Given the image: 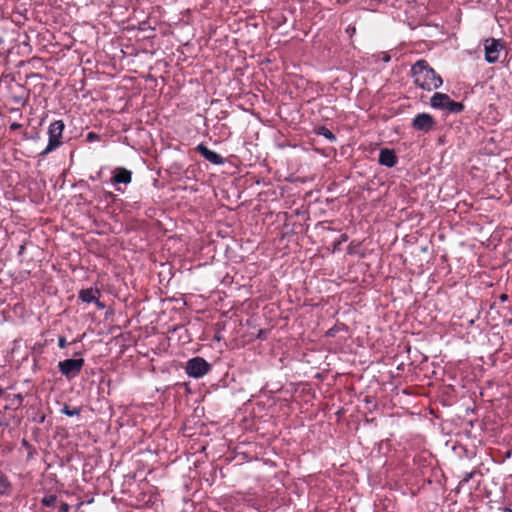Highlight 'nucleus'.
Wrapping results in <instances>:
<instances>
[{
	"mask_svg": "<svg viewBox=\"0 0 512 512\" xmlns=\"http://www.w3.org/2000/svg\"><path fill=\"white\" fill-rule=\"evenodd\" d=\"M414 83L427 91L439 88L442 78L428 65L425 60H419L412 66Z\"/></svg>",
	"mask_w": 512,
	"mask_h": 512,
	"instance_id": "1",
	"label": "nucleus"
},
{
	"mask_svg": "<svg viewBox=\"0 0 512 512\" xmlns=\"http://www.w3.org/2000/svg\"><path fill=\"white\" fill-rule=\"evenodd\" d=\"M65 124L62 120L53 121L48 127V144L43 151L39 153V157L45 158L48 154L58 149L62 144V136Z\"/></svg>",
	"mask_w": 512,
	"mask_h": 512,
	"instance_id": "2",
	"label": "nucleus"
},
{
	"mask_svg": "<svg viewBox=\"0 0 512 512\" xmlns=\"http://www.w3.org/2000/svg\"><path fill=\"white\" fill-rule=\"evenodd\" d=\"M431 106L433 108L446 110L452 113H458L464 109L462 103L453 101L447 94L444 93H435L431 97Z\"/></svg>",
	"mask_w": 512,
	"mask_h": 512,
	"instance_id": "3",
	"label": "nucleus"
},
{
	"mask_svg": "<svg viewBox=\"0 0 512 512\" xmlns=\"http://www.w3.org/2000/svg\"><path fill=\"white\" fill-rule=\"evenodd\" d=\"M84 366V359H66L58 363L59 371L67 379L75 378Z\"/></svg>",
	"mask_w": 512,
	"mask_h": 512,
	"instance_id": "4",
	"label": "nucleus"
},
{
	"mask_svg": "<svg viewBox=\"0 0 512 512\" xmlns=\"http://www.w3.org/2000/svg\"><path fill=\"white\" fill-rule=\"evenodd\" d=\"M210 364L201 357L190 359L186 365V373L193 378H201L210 370Z\"/></svg>",
	"mask_w": 512,
	"mask_h": 512,
	"instance_id": "5",
	"label": "nucleus"
},
{
	"mask_svg": "<svg viewBox=\"0 0 512 512\" xmlns=\"http://www.w3.org/2000/svg\"><path fill=\"white\" fill-rule=\"evenodd\" d=\"M504 48L501 40L490 38L484 42L485 59L488 63H495L499 59L500 52Z\"/></svg>",
	"mask_w": 512,
	"mask_h": 512,
	"instance_id": "6",
	"label": "nucleus"
},
{
	"mask_svg": "<svg viewBox=\"0 0 512 512\" xmlns=\"http://www.w3.org/2000/svg\"><path fill=\"white\" fill-rule=\"evenodd\" d=\"M436 122L434 118L428 113H419L412 120V127L421 132H429L433 130Z\"/></svg>",
	"mask_w": 512,
	"mask_h": 512,
	"instance_id": "7",
	"label": "nucleus"
},
{
	"mask_svg": "<svg viewBox=\"0 0 512 512\" xmlns=\"http://www.w3.org/2000/svg\"><path fill=\"white\" fill-rule=\"evenodd\" d=\"M111 183L117 184H129L132 181V172L124 167H116L112 172Z\"/></svg>",
	"mask_w": 512,
	"mask_h": 512,
	"instance_id": "8",
	"label": "nucleus"
},
{
	"mask_svg": "<svg viewBox=\"0 0 512 512\" xmlns=\"http://www.w3.org/2000/svg\"><path fill=\"white\" fill-rule=\"evenodd\" d=\"M196 150H197V152H199L201 154V156L203 158H205L207 161H209L212 164L222 165L225 162L224 158L221 155L210 150L204 144L197 145Z\"/></svg>",
	"mask_w": 512,
	"mask_h": 512,
	"instance_id": "9",
	"label": "nucleus"
},
{
	"mask_svg": "<svg viewBox=\"0 0 512 512\" xmlns=\"http://www.w3.org/2000/svg\"><path fill=\"white\" fill-rule=\"evenodd\" d=\"M398 162V158L395 155L394 150L383 148L379 153V163L386 167H394Z\"/></svg>",
	"mask_w": 512,
	"mask_h": 512,
	"instance_id": "10",
	"label": "nucleus"
},
{
	"mask_svg": "<svg viewBox=\"0 0 512 512\" xmlns=\"http://www.w3.org/2000/svg\"><path fill=\"white\" fill-rule=\"evenodd\" d=\"M98 290L96 289H83L79 293V298L86 303H91L97 300Z\"/></svg>",
	"mask_w": 512,
	"mask_h": 512,
	"instance_id": "11",
	"label": "nucleus"
},
{
	"mask_svg": "<svg viewBox=\"0 0 512 512\" xmlns=\"http://www.w3.org/2000/svg\"><path fill=\"white\" fill-rule=\"evenodd\" d=\"M11 490V483L4 475H0V495L8 494Z\"/></svg>",
	"mask_w": 512,
	"mask_h": 512,
	"instance_id": "12",
	"label": "nucleus"
},
{
	"mask_svg": "<svg viewBox=\"0 0 512 512\" xmlns=\"http://www.w3.org/2000/svg\"><path fill=\"white\" fill-rule=\"evenodd\" d=\"M317 134L318 135H322L323 137H325L330 142L336 141V136L329 129H327L324 126H321V127H319L317 129Z\"/></svg>",
	"mask_w": 512,
	"mask_h": 512,
	"instance_id": "13",
	"label": "nucleus"
},
{
	"mask_svg": "<svg viewBox=\"0 0 512 512\" xmlns=\"http://www.w3.org/2000/svg\"><path fill=\"white\" fill-rule=\"evenodd\" d=\"M61 412L69 417H72V416H76V415L78 416L80 414V409L77 407L70 408L69 406L65 405L61 409Z\"/></svg>",
	"mask_w": 512,
	"mask_h": 512,
	"instance_id": "14",
	"label": "nucleus"
},
{
	"mask_svg": "<svg viewBox=\"0 0 512 512\" xmlns=\"http://www.w3.org/2000/svg\"><path fill=\"white\" fill-rule=\"evenodd\" d=\"M41 502L44 506L51 507L54 506L55 503L57 502V497L55 495H48L43 497Z\"/></svg>",
	"mask_w": 512,
	"mask_h": 512,
	"instance_id": "15",
	"label": "nucleus"
},
{
	"mask_svg": "<svg viewBox=\"0 0 512 512\" xmlns=\"http://www.w3.org/2000/svg\"><path fill=\"white\" fill-rule=\"evenodd\" d=\"M22 396L20 394H13L12 398L10 399V404L19 407L22 404Z\"/></svg>",
	"mask_w": 512,
	"mask_h": 512,
	"instance_id": "16",
	"label": "nucleus"
},
{
	"mask_svg": "<svg viewBox=\"0 0 512 512\" xmlns=\"http://www.w3.org/2000/svg\"><path fill=\"white\" fill-rule=\"evenodd\" d=\"M58 346L61 348V349H64L66 346H67V340L65 337L63 336H60L58 338Z\"/></svg>",
	"mask_w": 512,
	"mask_h": 512,
	"instance_id": "17",
	"label": "nucleus"
},
{
	"mask_svg": "<svg viewBox=\"0 0 512 512\" xmlns=\"http://www.w3.org/2000/svg\"><path fill=\"white\" fill-rule=\"evenodd\" d=\"M98 139H99V136H98L96 133H94V132H89V133L87 134V140H88L89 142H93V141H96V140H98Z\"/></svg>",
	"mask_w": 512,
	"mask_h": 512,
	"instance_id": "18",
	"label": "nucleus"
},
{
	"mask_svg": "<svg viewBox=\"0 0 512 512\" xmlns=\"http://www.w3.org/2000/svg\"><path fill=\"white\" fill-rule=\"evenodd\" d=\"M60 512H68L69 511V505L65 502H62L59 507Z\"/></svg>",
	"mask_w": 512,
	"mask_h": 512,
	"instance_id": "19",
	"label": "nucleus"
},
{
	"mask_svg": "<svg viewBox=\"0 0 512 512\" xmlns=\"http://www.w3.org/2000/svg\"><path fill=\"white\" fill-rule=\"evenodd\" d=\"M20 127H21V124L16 123V122H14V123H12V124L10 125V129H11V130H18V129H20Z\"/></svg>",
	"mask_w": 512,
	"mask_h": 512,
	"instance_id": "20",
	"label": "nucleus"
},
{
	"mask_svg": "<svg viewBox=\"0 0 512 512\" xmlns=\"http://www.w3.org/2000/svg\"><path fill=\"white\" fill-rule=\"evenodd\" d=\"M383 61L384 62H389L390 61V56L386 53L383 54Z\"/></svg>",
	"mask_w": 512,
	"mask_h": 512,
	"instance_id": "21",
	"label": "nucleus"
},
{
	"mask_svg": "<svg viewBox=\"0 0 512 512\" xmlns=\"http://www.w3.org/2000/svg\"><path fill=\"white\" fill-rule=\"evenodd\" d=\"M507 296L505 294L501 295V300H505Z\"/></svg>",
	"mask_w": 512,
	"mask_h": 512,
	"instance_id": "22",
	"label": "nucleus"
},
{
	"mask_svg": "<svg viewBox=\"0 0 512 512\" xmlns=\"http://www.w3.org/2000/svg\"><path fill=\"white\" fill-rule=\"evenodd\" d=\"M505 511L512 512V510L510 508H506Z\"/></svg>",
	"mask_w": 512,
	"mask_h": 512,
	"instance_id": "23",
	"label": "nucleus"
}]
</instances>
